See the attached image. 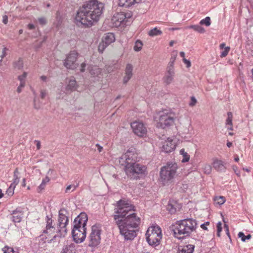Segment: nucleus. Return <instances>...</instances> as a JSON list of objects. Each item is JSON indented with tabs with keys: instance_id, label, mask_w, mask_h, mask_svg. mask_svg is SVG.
Wrapping results in <instances>:
<instances>
[{
	"instance_id": "nucleus-1",
	"label": "nucleus",
	"mask_w": 253,
	"mask_h": 253,
	"mask_svg": "<svg viewBox=\"0 0 253 253\" xmlns=\"http://www.w3.org/2000/svg\"><path fill=\"white\" fill-rule=\"evenodd\" d=\"M137 154L135 149H128L119 158V164L124 167V171L130 179H138L147 174L146 166L137 163Z\"/></svg>"
},
{
	"instance_id": "nucleus-2",
	"label": "nucleus",
	"mask_w": 253,
	"mask_h": 253,
	"mask_svg": "<svg viewBox=\"0 0 253 253\" xmlns=\"http://www.w3.org/2000/svg\"><path fill=\"white\" fill-rule=\"evenodd\" d=\"M117 207L114 209V214L118 215L121 224L124 227L136 228L140 223V219L133 212L134 207L127 201L121 200L117 203Z\"/></svg>"
},
{
	"instance_id": "nucleus-3",
	"label": "nucleus",
	"mask_w": 253,
	"mask_h": 253,
	"mask_svg": "<svg viewBox=\"0 0 253 253\" xmlns=\"http://www.w3.org/2000/svg\"><path fill=\"white\" fill-rule=\"evenodd\" d=\"M68 211L65 209H61L59 211L57 223L51 217L46 216V226L42 233L51 237L55 233L65 236L67 232V225L68 224L69 218Z\"/></svg>"
},
{
	"instance_id": "nucleus-4",
	"label": "nucleus",
	"mask_w": 253,
	"mask_h": 253,
	"mask_svg": "<svg viewBox=\"0 0 253 253\" xmlns=\"http://www.w3.org/2000/svg\"><path fill=\"white\" fill-rule=\"evenodd\" d=\"M197 221L192 218H186L176 222L171 227L174 235L178 239L189 236L197 228Z\"/></svg>"
},
{
	"instance_id": "nucleus-5",
	"label": "nucleus",
	"mask_w": 253,
	"mask_h": 253,
	"mask_svg": "<svg viewBox=\"0 0 253 253\" xmlns=\"http://www.w3.org/2000/svg\"><path fill=\"white\" fill-rule=\"evenodd\" d=\"M102 13L95 14L94 11L80 8L76 16V21L85 27H90L94 23L97 22Z\"/></svg>"
},
{
	"instance_id": "nucleus-6",
	"label": "nucleus",
	"mask_w": 253,
	"mask_h": 253,
	"mask_svg": "<svg viewBox=\"0 0 253 253\" xmlns=\"http://www.w3.org/2000/svg\"><path fill=\"white\" fill-rule=\"evenodd\" d=\"M177 165L176 163H167L162 167L160 172V180L164 184L168 183L176 175Z\"/></svg>"
},
{
	"instance_id": "nucleus-7",
	"label": "nucleus",
	"mask_w": 253,
	"mask_h": 253,
	"mask_svg": "<svg viewBox=\"0 0 253 253\" xmlns=\"http://www.w3.org/2000/svg\"><path fill=\"white\" fill-rule=\"evenodd\" d=\"M146 238L150 246L156 247L159 245L162 238L161 228L158 226L149 227L146 233Z\"/></svg>"
},
{
	"instance_id": "nucleus-8",
	"label": "nucleus",
	"mask_w": 253,
	"mask_h": 253,
	"mask_svg": "<svg viewBox=\"0 0 253 253\" xmlns=\"http://www.w3.org/2000/svg\"><path fill=\"white\" fill-rule=\"evenodd\" d=\"M176 118L175 114L173 112L164 110L160 113L157 126L164 129L169 127L174 124Z\"/></svg>"
},
{
	"instance_id": "nucleus-9",
	"label": "nucleus",
	"mask_w": 253,
	"mask_h": 253,
	"mask_svg": "<svg viewBox=\"0 0 253 253\" xmlns=\"http://www.w3.org/2000/svg\"><path fill=\"white\" fill-rule=\"evenodd\" d=\"M132 16L131 12L126 13L121 12L116 13L111 19L112 26L115 27H124L130 23Z\"/></svg>"
},
{
	"instance_id": "nucleus-10",
	"label": "nucleus",
	"mask_w": 253,
	"mask_h": 253,
	"mask_svg": "<svg viewBox=\"0 0 253 253\" xmlns=\"http://www.w3.org/2000/svg\"><path fill=\"white\" fill-rule=\"evenodd\" d=\"M101 231V226L100 224H96L92 226L91 232L88 236L89 247H95L99 245Z\"/></svg>"
},
{
	"instance_id": "nucleus-11",
	"label": "nucleus",
	"mask_w": 253,
	"mask_h": 253,
	"mask_svg": "<svg viewBox=\"0 0 253 253\" xmlns=\"http://www.w3.org/2000/svg\"><path fill=\"white\" fill-rule=\"evenodd\" d=\"M113 217L116 224L120 229V233L124 236L125 239L127 240L133 239L136 236V233L134 229L124 227L121 224V220L118 219L119 218L118 215H114Z\"/></svg>"
},
{
	"instance_id": "nucleus-12",
	"label": "nucleus",
	"mask_w": 253,
	"mask_h": 253,
	"mask_svg": "<svg viewBox=\"0 0 253 253\" xmlns=\"http://www.w3.org/2000/svg\"><path fill=\"white\" fill-rule=\"evenodd\" d=\"M103 7V3L99 2L98 0H89L87 1L81 8L94 11L95 15L98 13H102Z\"/></svg>"
},
{
	"instance_id": "nucleus-13",
	"label": "nucleus",
	"mask_w": 253,
	"mask_h": 253,
	"mask_svg": "<svg viewBox=\"0 0 253 253\" xmlns=\"http://www.w3.org/2000/svg\"><path fill=\"white\" fill-rule=\"evenodd\" d=\"M78 56V53L76 51H71L67 55L66 58L64 60V66L69 69H76L78 66V64L76 63Z\"/></svg>"
},
{
	"instance_id": "nucleus-14",
	"label": "nucleus",
	"mask_w": 253,
	"mask_h": 253,
	"mask_svg": "<svg viewBox=\"0 0 253 253\" xmlns=\"http://www.w3.org/2000/svg\"><path fill=\"white\" fill-rule=\"evenodd\" d=\"M72 234L73 240L76 243H81L84 241L86 238V228L81 229L79 227L73 226Z\"/></svg>"
},
{
	"instance_id": "nucleus-15",
	"label": "nucleus",
	"mask_w": 253,
	"mask_h": 253,
	"mask_svg": "<svg viewBox=\"0 0 253 253\" xmlns=\"http://www.w3.org/2000/svg\"><path fill=\"white\" fill-rule=\"evenodd\" d=\"M174 59L170 60L167 68L166 73L163 78L164 83L166 85L170 84L174 80L175 76L174 69L173 67Z\"/></svg>"
},
{
	"instance_id": "nucleus-16",
	"label": "nucleus",
	"mask_w": 253,
	"mask_h": 253,
	"mask_svg": "<svg viewBox=\"0 0 253 253\" xmlns=\"http://www.w3.org/2000/svg\"><path fill=\"white\" fill-rule=\"evenodd\" d=\"M50 237L43 233L38 237L37 240L38 241V242L36 243L34 245V248L35 250H37V252L40 253L46 250L47 246L46 242H47V240L50 238Z\"/></svg>"
},
{
	"instance_id": "nucleus-17",
	"label": "nucleus",
	"mask_w": 253,
	"mask_h": 253,
	"mask_svg": "<svg viewBox=\"0 0 253 253\" xmlns=\"http://www.w3.org/2000/svg\"><path fill=\"white\" fill-rule=\"evenodd\" d=\"M131 127L133 132L139 137H143L146 134V127L142 122H134L131 124Z\"/></svg>"
},
{
	"instance_id": "nucleus-18",
	"label": "nucleus",
	"mask_w": 253,
	"mask_h": 253,
	"mask_svg": "<svg viewBox=\"0 0 253 253\" xmlns=\"http://www.w3.org/2000/svg\"><path fill=\"white\" fill-rule=\"evenodd\" d=\"M87 220L88 217L86 214L82 212L74 219L73 226H76L81 229L82 228H86Z\"/></svg>"
},
{
	"instance_id": "nucleus-19",
	"label": "nucleus",
	"mask_w": 253,
	"mask_h": 253,
	"mask_svg": "<svg viewBox=\"0 0 253 253\" xmlns=\"http://www.w3.org/2000/svg\"><path fill=\"white\" fill-rule=\"evenodd\" d=\"M11 219L13 222L15 223L20 222L23 217V209L21 207L16 208L15 210L11 212Z\"/></svg>"
},
{
	"instance_id": "nucleus-20",
	"label": "nucleus",
	"mask_w": 253,
	"mask_h": 253,
	"mask_svg": "<svg viewBox=\"0 0 253 253\" xmlns=\"http://www.w3.org/2000/svg\"><path fill=\"white\" fill-rule=\"evenodd\" d=\"M176 147L175 141L170 138H168L163 144L162 151L165 153H170L172 152Z\"/></svg>"
},
{
	"instance_id": "nucleus-21",
	"label": "nucleus",
	"mask_w": 253,
	"mask_h": 253,
	"mask_svg": "<svg viewBox=\"0 0 253 253\" xmlns=\"http://www.w3.org/2000/svg\"><path fill=\"white\" fill-rule=\"evenodd\" d=\"M78 87L77 82L73 78L70 79L67 84L64 93L68 94L71 93L72 92L75 91Z\"/></svg>"
},
{
	"instance_id": "nucleus-22",
	"label": "nucleus",
	"mask_w": 253,
	"mask_h": 253,
	"mask_svg": "<svg viewBox=\"0 0 253 253\" xmlns=\"http://www.w3.org/2000/svg\"><path fill=\"white\" fill-rule=\"evenodd\" d=\"M133 66L130 64H127L125 69V76L123 79L124 84H126L132 76Z\"/></svg>"
},
{
	"instance_id": "nucleus-23",
	"label": "nucleus",
	"mask_w": 253,
	"mask_h": 253,
	"mask_svg": "<svg viewBox=\"0 0 253 253\" xmlns=\"http://www.w3.org/2000/svg\"><path fill=\"white\" fill-rule=\"evenodd\" d=\"M212 165L213 168L218 171H224L226 169L225 164L220 160L217 159H214Z\"/></svg>"
},
{
	"instance_id": "nucleus-24",
	"label": "nucleus",
	"mask_w": 253,
	"mask_h": 253,
	"mask_svg": "<svg viewBox=\"0 0 253 253\" xmlns=\"http://www.w3.org/2000/svg\"><path fill=\"white\" fill-rule=\"evenodd\" d=\"M195 246L193 245L188 244L178 248L177 253H193Z\"/></svg>"
},
{
	"instance_id": "nucleus-25",
	"label": "nucleus",
	"mask_w": 253,
	"mask_h": 253,
	"mask_svg": "<svg viewBox=\"0 0 253 253\" xmlns=\"http://www.w3.org/2000/svg\"><path fill=\"white\" fill-rule=\"evenodd\" d=\"M142 0H119L120 6L128 7L136 3H139Z\"/></svg>"
},
{
	"instance_id": "nucleus-26",
	"label": "nucleus",
	"mask_w": 253,
	"mask_h": 253,
	"mask_svg": "<svg viewBox=\"0 0 253 253\" xmlns=\"http://www.w3.org/2000/svg\"><path fill=\"white\" fill-rule=\"evenodd\" d=\"M103 42L108 45L115 41L114 35L112 33H108L105 34L102 40Z\"/></svg>"
},
{
	"instance_id": "nucleus-27",
	"label": "nucleus",
	"mask_w": 253,
	"mask_h": 253,
	"mask_svg": "<svg viewBox=\"0 0 253 253\" xmlns=\"http://www.w3.org/2000/svg\"><path fill=\"white\" fill-rule=\"evenodd\" d=\"M88 70L90 74L93 77H98L102 72L101 68L96 66H90L88 67Z\"/></svg>"
},
{
	"instance_id": "nucleus-28",
	"label": "nucleus",
	"mask_w": 253,
	"mask_h": 253,
	"mask_svg": "<svg viewBox=\"0 0 253 253\" xmlns=\"http://www.w3.org/2000/svg\"><path fill=\"white\" fill-rule=\"evenodd\" d=\"M61 253H76L75 245L74 244L66 245L63 248Z\"/></svg>"
},
{
	"instance_id": "nucleus-29",
	"label": "nucleus",
	"mask_w": 253,
	"mask_h": 253,
	"mask_svg": "<svg viewBox=\"0 0 253 253\" xmlns=\"http://www.w3.org/2000/svg\"><path fill=\"white\" fill-rule=\"evenodd\" d=\"M225 43H222L220 44V49L224 48L223 50L221 52L220 57L221 58L225 57V56H226L227 55V54H228V53L230 51V48L229 46H227V47H225Z\"/></svg>"
},
{
	"instance_id": "nucleus-30",
	"label": "nucleus",
	"mask_w": 253,
	"mask_h": 253,
	"mask_svg": "<svg viewBox=\"0 0 253 253\" xmlns=\"http://www.w3.org/2000/svg\"><path fill=\"white\" fill-rule=\"evenodd\" d=\"M186 28L188 29H192L194 31L198 32L199 33L203 34L205 32V29L202 27V26L198 25H192L188 27H187Z\"/></svg>"
},
{
	"instance_id": "nucleus-31",
	"label": "nucleus",
	"mask_w": 253,
	"mask_h": 253,
	"mask_svg": "<svg viewBox=\"0 0 253 253\" xmlns=\"http://www.w3.org/2000/svg\"><path fill=\"white\" fill-rule=\"evenodd\" d=\"M61 237H64L61 235L60 234L56 233V234L53 235L51 239H48L47 240L48 243H51L52 242L55 243V245H57L60 242V238Z\"/></svg>"
},
{
	"instance_id": "nucleus-32",
	"label": "nucleus",
	"mask_w": 253,
	"mask_h": 253,
	"mask_svg": "<svg viewBox=\"0 0 253 253\" xmlns=\"http://www.w3.org/2000/svg\"><path fill=\"white\" fill-rule=\"evenodd\" d=\"M162 32L160 30L158 29L157 27H155L148 32V35L150 37H154L157 36L161 35Z\"/></svg>"
},
{
	"instance_id": "nucleus-33",
	"label": "nucleus",
	"mask_w": 253,
	"mask_h": 253,
	"mask_svg": "<svg viewBox=\"0 0 253 253\" xmlns=\"http://www.w3.org/2000/svg\"><path fill=\"white\" fill-rule=\"evenodd\" d=\"M13 65L14 68L16 69H22L23 67V60L21 58H19L17 60L13 62Z\"/></svg>"
},
{
	"instance_id": "nucleus-34",
	"label": "nucleus",
	"mask_w": 253,
	"mask_h": 253,
	"mask_svg": "<svg viewBox=\"0 0 253 253\" xmlns=\"http://www.w3.org/2000/svg\"><path fill=\"white\" fill-rule=\"evenodd\" d=\"M18 174H19L18 170L17 169H15V170L14 171L13 181L12 183L11 184V185L15 187L19 182V177H18Z\"/></svg>"
},
{
	"instance_id": "nucleus-35",
	"label": "nucleus",
	"mask_w": 253,
	"mask_h": 253,
	"mask_svg": "<svg viewBox=\"0 0 253 253\" xmlns=\"http://www.w3.org/2000/svg\"><path fill=\"white\" fill-rule=\"evenodd\" d=\"M214 203L216 205H221L225 202V198L223 196L216 197L214 199Z\"/></svg>"
},
{
	"instance_id": "nucleus-36",
	"label": "nucleus",
	"mask_w": 253,
	"mask_h": 253,
	"mask_svg": "<svg viewBox=\"0 0 253 253\" xmlns=\"http://www.w3.org/2000/svg\"><path fill=\"white\" fill-rule=\"evenodd\" d=\"M180 154L182 155L183 158L182 160V162H187L189 161L190 159L189 155L187 154V152H185L184 149L180 150Z\"/></svg>"
},
{
	"instance_id": "nucleus-37",
	"label": "nucleus",
	"mask_w": 253,
	"mask_h": 253,
	"mask_svg": "<svg viewBox=\"0 0 253 253\" xmlns=\"http://www.w3.org/2000/svg\"><path fill=\"white\" fill-rule=\"evenodd\" d=\"M143 43L140 40H137L135 43L133 49L135 51H139L141 50Z\"/></svg>"
},
{
	"instance_id": "nucleus-38",
	"label": "nucleus",
	"mask_w": 253,
	"mask_h": 253,
	"mask_svg": "<svg viewBox=\"0 0 253 253\" xmlns=\"http://www.w3.org/2000/svg\"><path fill=\"white\" fill-rule=\"evenodd\" d=\"M227 118L226 119V126H233V124H232V118H233V115H232V113L231 112H228L227 113Z\"/></svg>"
},
{
	"instance_id": "nucleus-39",
	"label": "nucleus",
	"mask_w": 253,
	"mask_h": 253,
	"mask_svg": "<svg viewBox=\"0 0 253 253\" xmlns=\"http://www.w3.org/2000/svg\"><path fill=\"white\" fill-rule=\"evenodd\" d=\"M211 24V18L210 17H206L205 19H203L201 20L200 22V24L203 25H205V26L208 27L210 26Z\"/></svg>"
},
{
	"instance_id": "nucleus-40",
	"label": "nucleus",
	"mask_w": 253,
	"mask_h": 253,
	"mask_svg": "<svg viewBox=\"0 0 253 253\" xmlns=\"http://www.w3.org/2000/svg\"><path fill=\"white\" fill-rule=\"evenodd\" d=\"M238 237L241 239V240L243 242H245L246 240H249L251 238L252 236L250 234H249L246 236L244 233L242 232H240L238 233Z\"/></svg>"
},
{
	"instance_id": "nucleus-41",
	"label": "nucleus",
	"mask_w": 253,
	"mask_h": 253,
	"mask_svg": "<svg viewBox=\"0 0 253 253\" xmlns=\"http://www.w3.org/2000/svg\"><path fill=\"white\" fill-rule=\"evenodd\" d=\"M108 46V44H106V43L103 42L102 40V42L99 43L98 46V50L100 53H103V51Z\"/></svg>"
},
{
	"instance_id": "nucleus-42",
	"label": "nucleus",
	"mask_w": 253,
	"mask_h": 253,
	"mask_svg": "<svg viewBox=\"0 0 253 253\" xmlns=\"http://www.w3.org/2000/svg\"><path fill=\"white\" fill-rule=\"evenodd\" d=\"M50 180V179L48 177L46 176L44 179H42V183L39 186L38 188L40 190L43 189L45 187L46 184Z\"/></svg>"
},
{
	"instance_id": "nucleus-43",
	"label": "nucleus",
	"mask_w": 253,
	"mask_h": 253,
	"mask_svg": "<svg viewBox=\"0 0 253 253\" xmlns=\"http://www.w3.org/2000/svg\"><path fill=\"white\" fill-rule=\"evenodd\" d=\"M203 169L205 173L210 174L211 171V167L210 165L206 164L203 166Z\"/></svg>"
},
{
	"instance_id": "nucleus-44",
	"label": "nucleus",
	"mask_w": 253,
	"mask_h": 253,
	"mask_svg": "<svg viewBox=\"0 0 253 253\" xmlns=\"http://www.w3.org/2000/svg\"><path fill=\"white\" fill-rule=\"evenodd\" d=\"M77 187V185H68L65 190V193H70L71 192H73L75 191Z\"/></svg>"
},
{
	"instance_id": "nucleus-45",
	"label": "nucleus",
	"mask_w": 253,
	"mask_h": 253,
	"mask_svg": "<svg viewBox=\"0 0 253 253\" xmlns=\"http://www.w3.org/2000/svg\"><path fill=\"white\" fill-rule=\"evenodd\" d=\"M167 209L171 214L176 212V208L174 207V205L171 203H169L168 205Z\"/></svg>"
},
{
	"instance_id": "nucleus-46",
	"label": "nucleus",
	"mask_w": 253,
	"mask_h": 253,
	"mask_svg": "<svg viewBox=\"0 0 253 253\" xmlns=\"http://www.w3.org/2000/svg\"><path fill=\"white\" fill-rule=\"evenodd\" d=\"M3 253H17L14 251L13 248L8 247H5L3 249Z\"/></svg>"
},
{
	"instance_id": "nucleus-47",
	"label": "nucleus",
	"mask_w": 253,
	"mask_h": 253,
	"mask_svg": "<svg viewBox=\"0 0 253 253\" xmlns=\"http://www.w3.org/2000/svg\"><path fill=\"white\" fill-rule=\"evenodd\" d=\"M27 73L24 72L22 75L18 77V79L20 81V83L25 82V80L27 77Z\"/></svg>"
},
{
	"instance_id": "nucleus-48",
	"label": "nucleus",
	"mask_w": 253,
	"mask_h": 253,
	"mask_svg": "<svg viewBox=\"0 0 253 253\" xmlns=\"http://www.w3.org/2000/svg\"><path fill=\"white\" fill-rule=\"evenodd\" d=\"M15 188V187L10 185L6 191L7 194L9 196H12L14 194V190Z\"/></svg>"
},
{
	"instance_id": "nucleus-49",
	"label": "nucleus",
	"mask_w": 253,
	"mask_h": 253,
	"mask_svg": "<svg viewBox=\"0 0 253 253\" xmlns=\"http://www.w3.org/2000/svg\"><path fill=\"white\" fill-rule=\"evenodd\" d=\"M217 235L218 237L220 236V232L222 231V223L221 222H218L217 224Z\"/></svg>"
},
{
	"instance_id": "nucleus-50",
	"label": "nucleus",
	"mask_w": 253,
	"mask_h": 253,
	"mask_svg": "<svg viewBox=\"0 0 253 253\" xmlns=\"http://www.w3.org/2000/svg\"><path fill=\"white\" fill-rule=\"evenodd\" d=\"M232 169H233V170H234V171L235 172V173H236V174L238 176L240 177V171L238 169V167L236 166L233 165L232 166Z\"/></svg>"
},
{
	"instance_id": "nucleus-51",
	"label": "nucleus",
	"mask_w": 253,
	"mask_h": 253,
	"mask_svg": "<svg viewBox=\"0 0 253 253\" xmlns=\"http://www.w3.org/2000/svg\"><path fill=\"white\" fill-rule=\"evenodd\" d=\"M25 82L20 83L19 85L17 88V92L18 93H20L22 91V89L25 86Z\"/></svg>"
},
{
	"instance_id": "nucleus-52",
	"label": "nucleus",
	"mask_w": 253,
	"mask_h": 253,
	"mask_svg": "<svg viewBox=\"0 0 253 253\" xmlns=\"http://www.w3.org/2000/svg\"><path fill=\"white\" fill-rule=\"evenodd\" d=\"M39 23L42 25H44L46 24V20L44 17H40L38 18Z\"/></svg>"
},
{
	"instance_id": "nucleus-53",
	"label": "nucleus",
	"mask_w": 253,
	"mask_h": 253,
	"mask_svg": "<svg viewBox=\"0 0 253 253\" xmlns=\"http://www.w3.org/2000/svg\"><path fill=\"white\" fill-rule=\"evenodd\" d=\"M47 95V91L45 89H41L40 90V97L42 99H44Z\"/></svg>"
},
{
	"instance_id": "nucleus-54",
	"label": "nucleus",
	"mask_w": 253,
	"mask_h": 253,
	"mask_svg": "<svg viewBox=\"0 0 253 253\" xmlns=\"http://www.w3.org/2000/svg\"><path fill=\"white\" fill-rule=\"evenodd\" d=\"M196 102L197 100L196 98L194 97H191V101L189 103V105L191 106H193L196 104Z\"/></svg>"
},
{
	"instance_id": "nucleus-55",
	"label": "nucleus",
	"mask_w": 253,
	"mask_h": 253,
	"mask_svg": "<svg viewBox=\"0 0 253 253\" xmlns=\"http://www.w3.org/2000/svg\"><path fill=\"white\" fill-rule=\"evenodd\" d=\"M86 66V65L85 63H83L81 64V68H80V71L81 72H84Z\"/></svg>"
},
{
	"instance_id": "nucleus-56",
	"label": "nucleus",
	"mask_w": 253,
	"mask_h": 253,
	"mask_svg": "<svg viewBox=\"0 0 253 253\" xmlns=\"http://www.w3.org/2000/svg\"><path fill=\"white\" fill-rule=\"evenodd\" d=\"M183 61L184 62V63L186 64L187 67L188 68L191 66V63L189 60H188L185 58H183Z\"/></svg>"
},
{
	"instance_id": "nucleus-57",
	"label": "nucleus",
	"mask_w": 253,
	"mask_h": 253,
	"mask_svg": "<svg viewBox=\"0 0 253 253\" xmlns=\"http://www.w3.org/2000/svg\"><path fill=\"white\" fill-rule=\"evenodd\" d=\"M2 22L4 24H6L8 22V17L6 15H4L2 17Z\"/></svg>"
},
{
	"instance_id": "nucleus-58",
	"label": "nucleus",
	"mask_w": 253,
	"mask_h": 253,
	"mask_svg": "<svg viewBox=\"0 0 253 253\" xmlns=\"http://www.w3.org/2000/svg\"><path fill=\"white\" fill-rule=\"evenodd\" d=\"M35 142L36 143L37 148L38 150L40 149L41 148V142L39 140H35Z\"/></svg>"
},
{
	"instance_id": "nucleus-59",
	"label": "nucleus",
	"mask_w": 253,
	"mask_h": 253,
	"mask_svg": "<svg viewBox=\"0 0 253 253\" xmlns=\"http://www.w3.org/2000/svg\"><path fill=\"white\" fill-rule=\"evenodd\" d=\"M96 147L97 148V150L99 152H101L103 150V147L100 146L99 144H96Z\"/></svg>"
},
{
	"instance_id": "nucleus-60",
	"label": "nucleus",
	"mask_w": 253,
	"mask_h": 253,
	"mask_svg": "<svg viewBox=\"0 0 253 253\" xmlns=\"http://www.w3.org/2000/svg\"><path fill=\"white\" fill-rule=\"evenodd\" d=\"M28 28L30 30H33L35 28V26L33 24H29L28 25Z\"/></svg>"
},
{
	"instance_id": "nucleus-61",
	"label": "nucleus",
	"mask_w": 253,
	"mask_h": 253,
	"mask_svg": "<svg viewBox=\"0 0 253 253\" xmlns=\"http://www.w3.org/2000/svg\"><path fill=\"white\" fill-rule=\"evenodd\" d=\"M40 79L42 81L45 82L47 79V77L46 76L42 75L40 77Z\"/></svg>"
},
{
	"instance_id": "nucleus-62",
	"label": "nucleus",
	"mask_w": 253,
	"mask_h": 253,
	"mask_svg": "<svg viewBox=\"0 0 253 253\" xmlns=\"http://www.w3.org/2000/svg\"><path fill=\"white\" fill-rule=\"evenodd\" d=\"M224 227L226 229V232H227V234L228 236H229V228H228V226L227 225V224H225L224 225Z\"/></svg>"
},
{
	"instance_id": "nucleus-63",
	"label": "nucleus",
	"mask_w": 253,
	"mask_h": 253,
	"mask_svg": "<svg viewBox=\"0 0 253 253\" xmlns=\"http://www.w3.org/2000/svg\"><path fill=\"white\" fill-rule=\"evenodd\" d=\"M201 227L204 229V230H207V226H206V224L205 223H204V224H202L201 225Z\"/></svg>"
},
{
	"instance_id": "nucleus-64",
	"label": "nucleus",
	"mask_w": 253,
	"mask_h": 253,
	"mask_svg": "<svg viewBox=\"0 0 253 253\" xmlns=\"http://www.w3.org/2000/svg\"><path fill=\"white\" fill-rule=\"evenodd\" d=\"M22 186L25 187L26 186V179L25 178H23L22 179Z\"/></svg>"
}]
</instances>
